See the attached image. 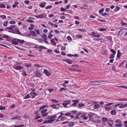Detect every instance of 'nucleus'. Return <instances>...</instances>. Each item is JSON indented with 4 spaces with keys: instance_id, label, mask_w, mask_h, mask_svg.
Returning a JSON list of instances; mask_svg holds the SVG:
<instances>
[{
    "instance_id": "1",
    "label": "nucleus",
    "mask_w": 127,
    "mask_h": 127,
    "mask_svg": "<svg viewBox=\"0 0 127 127\" xmlns=\"http://www.w3.org/2000/svg\"><path fill=\"white\" fill-rule=\"evenodd\" d=\"M105 82L104 81L101 80L93 81L90 82L89 85L90 86L100 85L104 84Z\"/></svg>"
},
{
    "instance_id": "2",
    "label": "nucleus",
    "mask_w": 127,
    "mask_h": 127,
    "mask_svg": "<svg viewBox=\"0 0 127 127\" xmlns=\"http://www.w3.org/2000/svg\"><path fill=\"white\" fill-rule=\"evenodd\" d=\"M15 63V64L13 65V66L14 69L17 70H20L23 69V67L19 64V62H16Z\"/></svg>"
},
{
    "instance_id": "3",
    "label": "nucleus",
    "mask_w": 127,
    "mask_h": 127,
    "mask_svg": "<svg viewBox=\"0 0 127 127\" xmlns=\"http://www.w3.org/2000/svg\"><path fill=\"white\" fill-rule=\"evenodd\" d=\"M127 30V28H124L118 32V34L119 35L121 36L125 32V31Z\"/></svg>"
},
{
    "instance_id": "4",
    "label": "nucleus",
    "mask_w": 127,
    "mask_h": 127,
    "mask_svg": "<svg viewBox=\"0 0 127 127\" xmlns=\"http://www.w3.org/2000/svg\"><path fill=\"white\" fill-rule=\"evenodd\" d=\"M33 16L38 18H44L46 17V15L45 14H42L38 15H34Z\"/></svg>"
},
{
    "instance_id": "5",
    "label": "nucleus",
    "mask_w": 127,
    "mask_h": 127,
    "mask_svg": "<svg viewBox=\"0 0 127 127\" xmlns=\"http://www.w3.org/2000/svg\"><path fill=\"white\" fill-rule=\"evenodd\" d=\"M70 103L71 101L70 100L65 101H64V103H63L62 105L64 107L66 108L68 107L67 106V105L68 104H70Z\"/></svg>"
},
{
    "instance_id": "6",
    "label": "nucleus",
    "mask_w": 127,
    "mask_h": 127,
    "mask_svg": "<svg viewBox=\"0 0 127 127\" xmlns=\"http://www.w3.org/2000/svg\"><path fill=\"white\" fill-rule=\"evenodd\" d=\"M60 105V104H59L51 105H50V107H52L53 108L57 109L59 108Z\"/></svg>"
},
{
    "instance_id": "7",
    "label": "nucleus",
    "mask_w": 127,
    "mask_h": 127,
    "mask_svg": "<svg viewBox=\"0 0 127 127\" xmlns=\"http://www.w3.org/2000/svg\"><path fill=\"white\" fill-rule=\"evenodd\" d=\"M79 100H73L72 101L74 103L72 104V106L73 107H75L76 106L77 103L79 102Z\"/></svg>"
},
{
    "instance_id": "8",
    "label": "nucleus",
    "mask_w": 127,
    "mask_h": 127,
    "mask_svg": "<svg viewBox=\"0 0 127 127\" xmlns=\"http://www.w3.org/2000/svg\"><path fill=\"white\" fill-rule=\"evenodd\" d=\"M18 39H13L11 41L12 43L15 45L18 44Z\"/></svg>"
},
{
    "instance_id": "9",
    "label": "nucleus",
    "mask_w": 127,
    "mask_h": 127,
    "mask_svg": "<svg viewBox=\"0 0 127 127\" xmlns=\"http://www.w3.org/2000/svg\"><path fill=\"white\" fill-rule=\"evenodd\" d=\"M56 120L55 119H53L49 120L48 121H45L43 122V124H45L46 123H52L54 122Z\"/></svg>"
},
{
    "instance_id": "10",
    "label": "nucleus",
    "mask_w": 127,
    "mask_h": 127,
    "mask_svg": "<svg viewBox=\"0 0 127 127\" xmlns=\"http://www.w3.org/2000/svg\"><path fill=\"white\" fill-rule=\"evenodd\" d=\"M47 3L46 2L44 1L40 3L39 4V6L41 8H44L45 6Z\"/></svg>"
},
{
    "instance_id": "11",
    "label": "nucleus",
    "mask_w": 127,
    "mask_h": 127,
    "mask_svg": "<svg viewBox=\"0 0 127 127\" xmlns=\"http://www.w3.org/2000/svg\"><path fill=\"white\" fill-rule=\"evenodd\" d=\"M107 123L109 125V126L111 127L112 126V125L113 124V120H109L107 121Z\"/></svg>"
},
{
    "instance_id": "12",
    "label": "nucleus",
    "mask_w": 127,
    "mask_h": 127,
    "mask_svg": "<svg viewBox=\"0 0 127 127\" xmlns=\"http://www.w3.org/2000/svg\"><path fill=\"white\" fill-rule=\"evenodd\" d=\"M30 94L33 98H34L36 96L38 95V94L36 92L31 93Z\"/></svg>"
},
{
    "instance_id": "13",
    "label": "nucleus",
    "mask_w": 127,
    "mask_h": 127,
    "mask_svg": "<svg viewBox=\"0 0 127 127\" xmlns=\"http://www.w3.org/2000/svg\"><path fill=\"white\" fill-rule=\"evenodd\" d=\"M62 60L64 61H65L68 64H72V60H70L65 59H63Z\"/></svg>"
},
{
    "instance_id": "14",
    "label": "nucleus",
    "mask_w": 127,
    "mask_h": 127,
    "mask_svg": "<svg viewBox=\"0 0 127 127\" xmlns=\"http://www.w3.org/2000/svg\"><path fill=\"white\" fill-rule=\"evenodd\" d=\"M35 32L34 30V31H30L29 32L31 34V35L33 37H36L37 36V35Z\"/></svg>"
},
{
    "instance_id": "15",
    "label": "nucleus",
    "mask_w": 127,
    "mask_h": 127,
    "mask_svg": "<svg viewBox=\"0 0 127 127\" xmlns=\"http://www.w3.org/2000/svg\"><path fill=\"white\" fill-rule=\"evenodd\" d=\"M44 72L45 73L47 76H49L50 75V73L46 69H44Z\"/></svg>"
},
{
    "instance_id": "16",
    "label": "nucleus",
    "mask_w": 127,
    "mask_h": 127,
    "mask_svg": "<svg viewBox=\"0 0 127 127\" xmlns=\"http://www.w3.org/2000/svg\"><path fill=\"white\" fill-rule=\"evenodd\" d=\"M41 75L40 72L38 71H36L35 73V76L38 77H39Z\"/></svg>"
},
{
    "instance_id": "17",
    "label": "nucleus",
    "mask_w": 127,
    "mask_h": 127,
    "mask_svg": "<svg viewBox=\"0 0 127 127\" xmlns=\"http://www.w3.org/2000/svg\"><path fill=\"white\" fill-rule=\"evenodd\" d=\"M42 37L45 41H46L47 40V36L44 33L43 35L41 34V37H42Z\"/></svg>"
},
{
    "instance_id": "18",
    "label": "nucleus",
    "mask_w": 127,
    "mask_h": 127,
    "mask_svg": "<svg viewBox=\"0 0 127 127\" xmlns=\"http://www.w3.org/2000/svg\"><path fill=\"white\" fill-rule=\"evenodd\" d=\"M122 54L120 52V50H118L117 51V57L118 58H120L121 55Z\"/></svg>"
},
{
    "instance_id": "19",
    "label": "nucleus",
    "mask_w": 127,
    "mask_h": 127,
    "mask_svg": "<svg viewBox=\"0 0 127 127\" xmlns=\"http://www.w3.org/2000/svg\"><path fill=\"white\" fill-rule=\"evenodd\" d=\"M21 117L20 116H17L15 117H13L11 119V120H13V119L19 120L20 119Z\"/></svg>"
},
{
    "instance_id": "20",
    "label": "nucleus",
    "mask_w": 127,
    "mask_h": 127,
    "mask_svg": "<svg viewBox=\"0 0 127 127\" xmlns=\"http://www.w3.org/2000/svg\"><path fill=\"white\" fill-rule=\"evenodd\" d=\"M116 113L117 112L115 110H113L110 112L111 114L113 115H115Z\"/></svg>"
},
{
    "instance_id": "21",
    "label": "nucleus",
    "mask_w": 127,
    "mask_h": 127,
    "mask_svg": "<svg viewBox=\"0 0 127 127\" xmlns=\"http://www.w3.org/2000/svg\"><path fill=\"white\" fill-rule=\"evenodd\" d=\"M50 41H51V43L53 45H56V43H55L54 41V39L53 38L51 39Z\"/></svg>"
},
{
    "instance_id": "22",
    "label": "nucleus",
    "mask_w": 127,
    "mask_h": 127,
    "mask_svg": "<svg viewBox=\"0 0 127 127\" xmlns=\"http://www.w3.org/2000/svg\"><path fill=\"white\" fill-rule=\"evenodd\" d=\"M14 29L16 32V33L19 35H21V33L19 32V30L18 29L15 28Z\"/></svg>"
},
{
    "instance_id": "23",
    "label": "nucleus",
    "mask_w": 127,
    "mask_h": 127,
    "mask_svg": "<svg viewBox=\"0 0 127 127\" xmlns=\"http://www.w3.org/2000/svg\"><path fill=\"white\" fill-rule=\"evenodd\" d=\"M101 15L103 16L107 17L109 16V15L106 13H104L101 14Z\"/></svg>"
},
{
    "instance_id": "24",
    "label": "nucleus",
    "mask_w": 127,
    "mask_h": 127,
    "mask_svg": "<svg viewBox=\"0 0 127 127\" xmlns=\"http://www.w3.org/2000/svg\"><path fill=\"white\" fill-rule=\"evenodd\" d=\"M94 107V109H97L100 107V105L99 104H95Z\"/></svg>"
},
{
    "instance_id": "25",
    "label": "nucleus",
    "mask_w": 127,
    "mask_h": 127,
    "mask_svg": "<svg viewBox=\"0 0 127 127\" xmlns=\"http://www.w3.org/2000/svg\"><path fill=\"white\" fill-rule=\"evenodd\" d=\"M98 30L101 32H103L104 31H106L107 30V29H106L103 28H100L99 29H98Z\"/></svg>"
},
{
    "instance_id": "26",
    "label": "nucleus",
    "mask_w": 127,
    "mask_h": 127,
    "mask_svg": "<svg viewBox=\"0 0 127 127\" xmlns=\"http://www.w3.org/2000/svg\"><path fill=\"white\" fill-rule=\"evenodd\" d=\"M34 30L38 34L40 35V34L41 32L39 30L35 29Z\"/></svg>"
},
{
    "instance_id": "27",
    "label": "nucleus",
    "mask_w": 127,
    "mask_h": 127,
    "mask_svg": "<svg viewBox=\"0 0 127 127\" xmlns=\"http://www.w3.org/2000/svg\"><path fill=\"white\" fill-rule=\"evenodd\" d=\"M58 114H59V113H58L56 114H54L52 116H51V119L55 118H56L57 117V115Z\"/></svg>"
},
{
    "instance_id": "28",
    "label": "nucleus",
    "mask_w": 127,
    "mask_h": 127,
    "mask_svg": "<svg viewBox=\"0 0 127 127\" xmlns=\"http://www.w3.org/2000/svg\"><path fill=\"white\" fill-rule=\"evenodd\" d=\"M120 8L117 6H116V8H115L114 11L115 12H117L120 10Z\"/></svg>"
},
{
    "instance_id": "29",
    "label": "nucleus",
    "mask_w": 127,
    "mask_h": 127,
    "mask_svg": "<svg viewBox=\"0 0 127 127\" xmlns=\"http://www.w3.org/2000/svg\"><path fill=\"white\" fill-rule=\"evenodd\" d=\"M81 113H79L78 114H76V118L75 119H78L79 118V116L81 115Z\"/></svg>"
},
{
    "instance_id": "30",
    "label": "nucleus",
    "mask_w": 127,
    "mask_h": 127,
    "mask_svg": "<svg viewBox=\"0 0 127 127\" xmlns=\"http://www.w3.org/2000/svg\"><path fill=\"white\" fill-rule=\"evenodd\" d=\"M8 21H5L3 23V26L4 27H6L7 26V24Z\"/></svg>"
},
{
    "instance_id": "31",
    "label": "nucleus",
    "mask_w": 127,
    "mask_h": 127,
    "mask_svg": "<svg viewBox=\"0 0 127 127\" xmlns=\"http://www.w3.org/2000/svg\"><path fill=\"white\" fill-rule=\"evenodd\" d=\"M115 122L118 123L122 124V123L121 121L119 119H118L116 120Z\"/></svg>"
},
{
    "instance_id": "32",
    "label": "nucleus",
    "mask_w": 127,
    "mask_h": 127,
    "mask_svg": "<svg viewBox=\"0 0 127 127\" xmlns=\"http://www.w3.org/2000/svg\"><path fill=\"white\" fill-rule=\"evenodd\" d=\"M74 125V122H71L69 123V124L68 125L69 126L71 127L73 126Z\"/></svg>"
},
{
    "instance_id": "33",
    "label": "nucleus",
    "mask_w": 127,
    "mask_h": 127,
    "mask_svg": "<svg viewBox=\"0 0 127 127\" xmlns=\"http://www.w3.org/2000/svg\"><path fill=\"white\" fill-rule=\"evenodd\" d=\"M115 55L113 54H111L110 55V56L109 57V59H113L114 58H115Z\"/></svg>"
},
{
    "instance_id": "34",
    "label": "nucleus",
    "mask_w": 127,
    "mask_h": 127,
    "mask_svg": "<svg viewBox=\"0 0 127 127\" xmlns=\"http://www.w3.org/2000/svg\"><path fill=\"white\" fill-rule=\"evenodd\" d=\"M115 126L116 127H121L123 126V125L122 124H115Z\"/></svg>"
},
{
    "instance_id": "35",
    "label": "nucleus",
    "mask_w": 127,
    "mask_h": 127,
    "mask_svg": "<svg viewBox=\"0 0 127 127\" xmlns=\"http://www.w3.org/2000/svg\"><path fill=\"white\" fill-rule=\"evenodd\" d=\"M105 110L107 111H109L112 109L111 107H105Z\"/></svg>"
},
{
    "instance_id": "36",
    "label": "nucleus",
    "mask_w": 127,
    "mask_h": 127,
    "mask_svg": "<svg viewBox=\"0 0 127 127\" xmlns=\"http://www.w3.org/2000/svg\"><path fill=\"white\" fill-rule=\"evenodd\" d=\"M5 109V106H0V110H2Z\"/></svg>"
},
{
    "instance_id": "37",
    "label": "nucleus",
    "mask_w": 127,
    "mask_h": 127,
    "mask_svg": "<svg viewBox=\"0 0 127 127\" xmlns=\"http://www.w3.org/2000/svg\"><path fill=\"white\" fill-rule=\"evenodd\" d=\"M18 42L20 43L21 44H22L24 43L25 42V41L24 40H21L19 39H18Z\"/></svg>"
},
{
    "instance_id": "38",
    "label": "nucleus",
    "mask_w": 127,
    "mask_h": 127,
    "mask_svg": "<svg viewBox=\"0 0 127 127\" xmlns=\"http://www.w3.org/2000/svg\"><path fill=\"white\" fill-rule=\"evenodd\" d=\"M78 30L83 32H85L87 31L85 29H79Z\"/></svg>"
},
{
    "instance_id": "39",
    "label": "nucleus",
    "mask_w": 127,
    "mask_h": 127,
    "mask_svg": "<svg viewBox=\"0 0 127 127\" xmlns=\"http://www.w3.org/2000/svg\"><path fill=\"white\" fill-rule=\"evenodd\" d=\"M15 27V26L14 25H12L10 26V28L11 30H12Z\"/></svg>"
},
{
    "instance_id": "40",
    "label": "nucleus",
    "mask_w": 127,
    "mask_h": 127,
    "mask_svg": "<svg viewBox=\"0 0 127 127\" xmlns=\"http://www.w3.org/2000/svg\"><path fill=\"white\" fill-rule=\"evenodd\" d=\"M25 65L26 67H29L31 66V64L30 63H26L25 64Z\"/></svg>"
},
{
    "instance_id": "41",
    "label": "nucleus",
    "mask_w": 127,
    "mask_h": 127,
    "mask_svg": "<svg viewBox=\"0 0 127 127\" xmlns=\"http://www.w3.org/2000/svg\"><path fill=\"white\" fill-rule=\"evenodd\" d=\"M47 110V109H44L41 111V113L43 114L45 113Z\"/></svg>"
},
{
    "instance_id": "42",
    "label": "nucleus",
    "mask_w": 127,
    "mask_h": 127,
    "mask_svg": "<svg viewBox=\"0 0 127 127\" xmlns=\"http://www.w3.org/2000/svg\"><path fill=\"white\" fill-rule=\"evenodd\" d=\"M0 7L1 8H5V6L4 4L1 3L0 4Z\"/></svg>"
},
{
    "instance_id": "43",
    "label": "nucleus",
    "mask_w": 127,
    "mask_h": 127,
    "mask_svg": "<svg viewBox=\"0 0 127 127\" xmlns=\"http://www.w3.org/2000/svg\"><path fill=\"white\" fill-rule=\"evenodd\" d=\"M72 67H76L77 68H78L79 66L78 64H72L71 65Z\"/></svg>"
},
{
    "instance_id": "44",
    "label": "nucleus",
    "mask_w": 127,
    "mask_h": 127,
    "mask_svg": "<svg viewBox=\"0 0 127 127\" xmlns=\"http://www.w3.org/2000/svg\"><path fill=\"white\" fill-rule=\"evenodd\" d=\"M47 106H48V105H44V106H41L39 108V109H43L44 108H45V107H47Z\"/></svg>"
},
{
    "instance_id": "45",
    "label": "nucleus",
    "mask_w": 127,
    "mask_h": 127,
    "mask_svg": "<svg viewBox=\"0 0 127 127\" xmlns=\"http://www.w3.org/2000/svg\"><path fill=\"white\" fill-rule=\"evenodd\" d=\"M111 52L113 53V54L115 55V54H116V51H114L113 49H111Z\"/></svg>"
},
{
    "instance_id": "46",
    "label": "nucleus",
    "mask_w": 127,
    "mask_h": 127,
    "mask_svg": "<svg viewBox=\"0 0 127 127\" xmlns=\"http://www.w3.org/2000/svg\"><path fill=\"white\" fill-rule=\"evenodd\" d=\"M76 37L79 38H82V36L80 35L76 34Z\"/></svg>"
},
{
    "instance_id": "47",
    "label": "nucleus",
    "mask_w": 127,
    "mask_h": 127,
    "mask_svg": "<svg viewBox=\"0 0 127 127\" xmlns=\"http://www.w3.org/2000/svg\"><path fill=\"white\" fill-rule=\"evenodd\" d=\"M29 86H30L32 87L33 88H34L35 87L34 84L32 83H30L29 84Z\"/></svg>"
},
{
    "instance_id": "48",
    "label": "nucleus",
    "mask_w": 127,
    "mask_h": 127,
    "mask_svg": "<svg viewBox=\"0 0 127 127\" xmlns=\"http://www.w3.org/2000/svg\"><path fill=\"white\" fill-rule=\"evenodd\" d=\"M102 120L104 122H106L107 121H108L107 118H102Z\"/></svg>"
},
{
    "instance_id": "49",
    "label": "nucleus",
    "mask_w": 127,
    "mask_h": 127,
    "mask_svg": "<svg viewBox=\"0 0 127 127\" xmlns=\"http://www.w3.org/2000/svg\"><path fill=\"white\" fill-rule=\"evenodd\" d=\"M83 7L84 9H87L88 8V6L87 5H83Z\"/></svg>"
},
{
    "instance_id": "50",
    "label": "nucleus",
    "mask_w": 127,
    "mask_h": 127,
    "mask_svg": "<svg viewBox=\"0 0 127 127\" xmlns=\"http://www.w3.org/2000/svg\"><path fill=\"white\" fill-rule=\"evenodd\" d=\"M38 41L40 43H43V41L42 39L39 38L38 39Z\"/></svg>"
},
{
    "instance_id": "51",
    "label": "nucleus",
    "mask_w": 127,
    "mask_h": 127,
    "mask_svg": "<svg viewBox=\"0 0 127 127\" xmlns=\"http://www.w3.org/2000/svg\"><path fill=\"white\" fill-rule=\"evenodd\" d=\"M30 95L29 94H28L27 95L25 96L24 98L25 99H26L30 98Z\"/></svg>"
},
{
    "instance_id": "52",
    "label": "nucleus",
    "mask_w": 127,
    "mask_h": 127,
    "mask_svg": "<svg viewBox=\"0 0 127 127\" xmlns=\"http://www.w3.org/2000/svg\"><path fill=\"white\" fill-rule=\"evenodd\" d=\"M41 47L42 49H46V48L45 46H40L38 47V48H40Z\"/></svg>"
},
{
    "instance_id": "53",
    "label": "nucleus",
    "mask_w": 127,
    "mask_h": 127,
    "mask_svg": "<svg viewBox=\"0 0 127 127\" xmlns=\"http://www.w3.org/2000/svg\"><path fill=\"white\" fill-rule=\"evenodd\" d=\"M84 104L82 103H80L78 104V105L80 107L83 106H84Z\"/></svg>"
},
{
    "instance_id": "54",
    "label": "nucleus",
    "mask_w": 127,
    "mask_h": 127,
    "mask_svg": "<svg viewBox=\"0 0 127 127\" xmlns=\"http://www.w3.org/2000/svg\"><path fill=\"white\" fill-rule=\"evenodd\" d=\"M1 37L2 38H5L7 39V38H9V36L7 35H5L2 36H1Z\"/></svg>"
},
{
    "instance_id": "55",
    "label": "nucleus",
    "mask_w": 127,
    "mask_h": 127,
    "mask_svg": "<svg viewBox=\"0 0 127 127\" xmlns=\"http://www.w3.org/2000/svg\"><path fill=\"white\" fill-rule=\"evenodd\" d=\"M22 74L23 76H26L27 75V74H26V72L25 71H23L22 72Z\"/></svg>"
},
{
    "instance_id": "56",
    "label": "nucleus",
    "mask_w": 127,
    "mask_h": 127,
    "mask_svg": "<svg viewBox=\"0 0 127 127\" xmlns=\"http://www.w3.org/2000/svg\"><path fill=\"white\" fill-rule=\"evenodd\" d=\"M67 39L69 40L72 41V39L71 38L70 36H68L67 37Z\"/></svg>"
},
{
    "instance_id": "57",
    "label": "nucleus",
    "mask_w": 127,
    "mask_h": 127,
    "mask_svg": "<svg viewBox=\"0 0 127 127\" xmlns=\"http://www.w3.org/2000/svg\"><path fill=\"white\" fill-rule=\"evenodd\" d=\"M100 37V35L99 34H98L97 33H96L94 36V37Z\"/></svg>"
},
{
    "instance_id": "58",
    "label": "nucleus",
    "mask_w": 127,
    "mask_h": 127,
    "mask_svg": "<svg viewBox=\"0 0 127 127\" xmlns=\"http://www.w3.org/2000/svg\"><path fill=\"white\" fill-rule=\"evenodd\" d=\"M51 101L53 102H54L56 103H58L59 102L58 101H57V100L55 99H52L51 100Z\"/></svg>"
},
{
    "instance_id": "59",
    "label": "nucleus",
    "mask_w": 127,
    "mask_h": 127,
    "mask_svg": "<svg viewBox=\"0 0 127 127\" xmlns=\"http://www.w3.org/2000/svg\"><path fill=\"white\" fill-rule=\"evenodd\" d=\"M66 90V88L62 87L60 89V91L61 92L63 91L64 90Z\"/></svg>"
},
{
    "instance_id": "60",
    "label": "nucleus",
    "mask_w": 127,
    "mask_h": 127,
    "mask_svg": "<svg viewBox=\"0 0 127 127\" xmlns=\"http://www.w3.org/2000/svg\"><path fill=\"white\" fill-rule=\"evenodd\" d=\"M104 9H102L101 10H100L99 11V13L100 14H101V13L104 12Z\"/></svg>"
},
{
    "instance_id": "61",
    "label": "nucleus",
    "mask_w": 127,
    "mask_h": 127,
    "mask_svg": "<svg viewBox=\"0 0 127 127\" xmlns=\"http://www.w3.org/2000/svg\"><path fill=\"white\" fill-rule=\"evenodd\" d=\"M86 114L85 113H83L81 115L80 118L83 117L84 118L86 115Z\"/></svg>"
},
{
    "instance_id": "62",
    "label": "nucleus",
    "mask_w": 127,
    "mask_h": 127,
    "mask_svg": "<svg viewBox=\"0 0 127 127\" xmlns=\"http://www.w3.org/2000/svg\"><path fill=\"white\" fill-rule=\"evenodd\" d=\"M107 52V51L106 50H105L103 52V53H102V54L103 55H105L106 54Z\"/></svg>"
},
{
    "instance_id": "63",
    "label": "nucleus",
    "mask_w": 127,
    "mask_h": 127,
    "mask_svg": "<svg viewBox=\"0 0 127 127\" xmlns=\"http://www.w3.org/2000/svg\"><path fill=\"white\" fill-rule=\"evenodd\" d=\"M61 10L63 12H65L66 11V9H64L63 7H62L61 8Z\"/></svg>"
},
{
    "instance_id": "64",
    "label": "nucleus",
    "mask_w": 127,
    "mask_h": 127,
    "mask_svg": "<svg viewBox=\"0 0 127 127\" xmlns=\"http://www.w3.org/2000/svg\"><path fill=\"white\" fill-rule=\"evenodd\" d=\"M47 52L51 54L53 52V51L52 50L49 49L47 51Z\"/></svg>"
}]
</instances>
